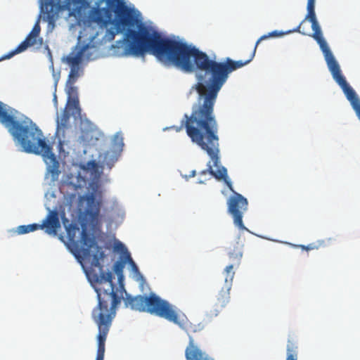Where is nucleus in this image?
Wrapping results in <instances>:
<instances>
[{"mask_svg":"<svg viewBox=\"0 0 360 360\" xmlns=\"http://www.w3.org/2000/svg\"><path fill=\"white\" fill-rule=\"evenodd\" d=\"M28 226H29L30 232H32V231H37L38 229H43L42 226H41V224H29Z\"/></svg>","mask_w":360,"mask_h":360,"instance_id":"nucleus-25","label":"nucleus"},{"mask_svg":"<svg viewBox=\"0 0 360 360\" xmlns=\"http://www.w3.org/2000/svg\"><path fill=\"white\" fill-rule=\"evenodd\" d=\"M315 3V0H307V3Z\"/></svg>","mask_w":360,"mask_h":360,"instance_id":"nucleus-31","label":"nucleus"},{"mask_svg":"<svg viewBox=\"0 0 360 360\" xmlns=\"http://www.w3.org/2000/svg\"><path fill=\"white\" fill-rule=\"evenodd\" d=\"M112 144L118 149H122L124 146L123 137L120 133H117L113 138Z\"/></svg>","mask_w":360,"mask_h":360,"instance_id":"nucleus-20","label":"nucleus"},{"mask_svg":"<svg viewBox=\"0 0 360 360\" xmlns=\"http://www.w3.org/2000/svg\"><path fill=\"white\" fill-rule=\"evenodd\" d=\"M0 122L8 129L25 152L43 157L52 181H58L60 174V163L36 124L27 117L17 120L11 113L8 112L6 105L1 101Z\"/></svg>","mask_w":360,"mask_h":360,"instance_id":"nucleus-2","label":"nucleus"},{"mask_svg":"<svg viewBox=\"0 0 360 360\" xmlns=\"http://www.w3.org/2000/svg\"><path fill=\"white\" fill-rule=\"evenodd\" d=\"M228 255L231 263L225 267L224 274L225 276H230L231 278H233L235 275L233 268L238 267L240 265L243 257L241 245L239 243L237 242L233 245V248L230 247L229 248Z\"/></svg>","mask_w":360,"mask_h":360,"instance_id":"nucleus-11","label":"nucleus"},{"mask_svg":"<svg viewBox=\"0 0 360 360\" xmlns=\"http://www.w3.org/2000/svg\"><path fill=\"white\" fill-rule=\"evenodd\" d=\"M42 43V39H40V44Z\"/></svg>","mask_w":360,"mask_h":360,"instance_id":"nucleus-32","label":"nucleus"},{"mask_svg":"<svg viewBox=\"0 0 360 360\" xmlns=\"http://www.w3.org/2000/svg\"><path fill=\"white\" fill-rule=\"evenodd\" d=\"M92 192L86 195L87 204L86 213L92 222L98 219L101 206L102 191L97 184H92Z\"/></svg>","mask_w":360,"mask_h":360,"instance_id":"nucleus-9","label":"nucleus"},{"mask_svg":"<svg viewBox=\"0 0 360 360\" xmlns=\"http://www.w3.org/2000/svg\"><path fill=\"white\" fill-rule=\"evenodd\" d=\"M219 149L218 148L217 158L218 162L215 165L214 160L211 158L213 162V165L217 168L216 171H214L212 166L210 163H208V171L209 173L214 176L218 180H223L226 184L229 190L233 193L228 201V212L231 215L233 219V224L240 230L246 229L243 221V217L244 213L248 210V200L243 197L241 194L236 192L233 190L232 184L227 175V169L223 167L219 166Z\"/></svg>","mask_w":360,"mask_h":360,"instance_id":"nucleus-6","label":"nucleus"},{"mask_svg":"<svg viewBox=\"0 0 360 360\" xmlns=\"http://www.w3.org/2000/svg\"><path fill=\"white\" fill-rule=\"evenodd\" d=\"M103 359H104V355L96 354V360H103Z\"/></svg>","mask_w":360,"mask_h":360,"instance_id":"nucleus-28","label":"nucleus"},{"mask_svg":"<svg viewBox=\"0 0 360 360\" xmlns=\"http://www.w3.org/2000/svg\"><path fill=\"white\" fill-rule=\"evenodd\" d=\"M79 68H70V72L68 75L67 82L68 84H75L79 77Z\"/></svg>","mask_w":360,"mask_h":360,"instance_id":"nucleus-19","label":"nucleus"},{"mask_svg":"<svg viewBox=\"0 0 360 360\" xmlns=\"http://www.w3.org/2000/svg\"><path fill=\"white\" fill-rule=\"evenodd\" d=\"M121 288L123 289V290H124L123 285H121Z\"/></svg>","mask_w":360,"mask_h":360,"instance_id":"nucleus-33","label":"nucleus"},{"mask_svg":"<svg viewBox=\"0 0 360 360\" xmlns=\"http://www.w3.org/2000/svg\"><path fill=\"white\" fill-rule=\"evenodd\" d=\"M70 118V114L67 110V108L65 109V110L62 112L60 122L58 121V128L65 129L68 127L69 125V121Z\"/></svg>","mask_w":360,"mask_h":360,"instance_id":"nucleus-18","label":"nucleus"},{"mask_svg":"<svg viewBox=\"0 0 360 360\" xmlns=\"http://www.w3.org/2000/svg\"><path fill=\"white\" fill-rule=\"evenodd\" d=\"M207 173H209V171H208V168L206 169V170H203L200 172V174L202 175H205Z\"/></svg>","mask_w":360,"mask_h":360,"instance_id":"nucleus-29","label":"nucleus"},{"mask_svg":"<svg viewBox=\"0 0 360 360\" xmlns=\"http://www.w3.org/2000/svg\"><path fill=\"white\" fill-rule=\"evenodd\" d=\"M80 0H65V4L63 5L61 0H46L44 6V18L49 23H53L60 11L63 10L74 11L79 7Z\"/></svg>","mask_w":360,"mask_h":360,"instance_id":"nucleus-8","label":"nucleus"},{"mask_svg":"<svg viewBox=\"0 0 360 360\" xmlns=\"http://www.w3.org/2000/svg\"><path fill=\"white\" fill-rule=\"evenodd\" d=\"M300 247H301V248L302 250H305L307 251H309V250H314V249H318L319 245H316L314 243H311V244H309L307 246H305V245H300Z\"/></svg>","mask_w":360,"mask_h":360,"instance_id":"nucleus-23","label":"nucleus"},{"mask_svg":"<svg viewBox=\"0 0 360 360\" xmlns=\"http://www.w3.org/2000/svg\"><path fill=\"white\" fill-rule=\"evenodd\" d=\"M185 357L186 360H214L195 343L193 338L191 335L185 350Z\"/></svg>","mask_w":360,"mask_h":360,"instance_id":"nucleus-12","label":"nucleus"},{"mask_svg":"<svg viewBox=\"0 0 360 360\" xmlns=\"http://www.w3.org/2000/svg\"><path fill=\"white\" fill-rule=\"evenodd\" d=\"M41 27L39 25V18L34 25L32 31L28 34L25 40L22 41L13 51L1 57L0 60H6L12 58L15 54L25 51L28 47L37 44V37L39 35Z\"/></svg>","mask_w":360,"mask_h":360,"instance_id":"nucleus-10","label":"nucleus"},{"mask_svg":"<svg viewBox=\"0 0 360 360\" xmlns=\"http://www.w3.org/2000/svg\"><path fill=\"white\" fill-rule=\"evenodd\" d=\"M105 345H98L97 354L104 355Z\"/></svg>","mask_w":360,"mask_h":360,"instance_id":"nucleus-27","label":"nucleus"},{"mask_svg":"<svg viewBox=\"0 0 360 360\" xmlns=\"http://www.w3.org/2000/svg\"><path fill=\"white\" fill-rule=\"evenodd\" d=\"M106 7L94 8L90 20L105 28L104 38L112 41L116 34L126 31L124 39L127 55L142 56L150 53L167 65L191 73L196 70L194 86L198 97L190 115L185 114L180 126L171 128L180 131L184 127L193 143L218 162V124L214 108L217 96L226 83V71L221 65L209 63L197 48L181 41L163 37L158 31L144 25L134 9L124 0H106Z\"/></svg>","mask_w":360,"mask_h":360,"instance_id":"nucleus-1","label":"nucleus"},{"mask_svg":"<svg viewBox=\"0 0 360 360\" xmlns=\"http://www.w3.org/2000/svg\"><path fill=\"white\" fill-rule=\"evenodd\" d=\"M66 232L68 240V247L75 257L78 259L82 258L91 260V267L98 268V273H95L94 270H92L88 274L89 279L94 285V281L91 279L93 276L108 273L103 271V266L101 264V260L105 257L104 252L98 245L95 238L87 231L86 228L83 227L80 231L76 224H70L66 228Z\"/></svg>","mask_w":360,"mask_h":360,"instance_id":"nucleus-4","label":"nucleus"},{"mask_svg":"<svg viewBox=\"0 0 360 360\" xmlns=\"http://www.w3.org/2000/svg\"><path fill=\"white\" fill-rule=\"evenodd\" d=\"M105 345H98L97 354L104 355Z\"/></svg>","mask_w":360,"mask_h":360,"instance_id":"nucleus-26","label":"nucleus"},{"mask_svg":"<svg viewBox=\"0 0 360 360\" xmlns=\"http://www.w3.org/2000/svg\"><path fill=\"white\" fill-rule=\"evenodd\" d=\"M292 32H299L303 35L307 34L305 32L301 30V25H299L297 27H296L293 30H288L286 32H278L277 30H275V31H273V32L269 33L267 35H263L257 41L256 44L254 48V50L252 51L250 58L245 61H243V60L236 61V60H233L230 58H227L224 62H217L214 60L210 59V57L205 52L200 51L198 49H197V52L203 58L206 59V60H207L209 62V63H214V64L222 65L223 66L222 68H225L226 71L227 72L226 77V82L230 73H231L232 72L236 70L237 69L243 67L244 65L248 64L253 59L255 54L257 47L259 43L262 40L266 39L270 37L283 36L284 34H290Z\"/></svg>","mask_w":360,"mask_h":360,"instance_id":"nucleus-7","label":"nucleus"},{"mask_svg":"<svg viewBox=\"0 0 360 360\" xmlns=\"http://www.w3.org/2000/svg\"><path fill=\"white\" fill-rule=\"evenodd\" d=\"M233 278H231L230 276H225L224 278V286L221 288L217 297V313L214 314L215 316L217 315L218 312L220 309L225 307L226 304L229 302L230 300V290L232 286Z\"/></svg>","mask_w":360,"mask_h":360,"instance_id":"nucleus-13","label":"nucleus"},{"mask_svg":"<svg viewBox=\"0 0 360 360\" xmlns=\"http://www.w3.org/2000/svg\"><path fill=\"white\" fill-rule=\"evenodd\" d=\"M42 229L49 234H56L57 230L60 227L58 213L56 210H51L49 212L45 219L41 224Z\"/></svg>","mask_w":360,"mask_h":360,"instance_id":"nucleus-14","label":"nucleus"},{"mask_svg":"<svg viewBox=\"0 0 360 360\" xmlns=\"http://www.w3.org/2000/svg\"><path fill=\"white\" fill-rule=\"evenodd\" d=\"M287 358L286 360H297V355L296 351L293 349L292 347H290L288 345L287 348Z\"/></svg>","mask_w":360,"mask_h":360,"instance_id":"nucleus-21","label":"nucleus"},{"mask_svg":"<svg viewBox=\"0 0 360 360\" xmlns=\"http://www.w3.org/2000/svg\"><path fill=\"white\" fill-rule=\"evenodd\" d=\"M127 307L139 311H146L151 314L164 318L170 322L182 327L183 324L179 319L178 314L172 306L166 300H162L155 293L149 296L137 295L132 297L126 293L124 299Z\"/></svg>","mask_w":360,"mask_h":360,"instance_id":"nucleus-5","label":"nucleus"},{"mask_svg":"<svg viewBox=\"0 0 360 360\" xmlns=\"http://www.w3.org/2000/svg\"><path fill=\"white\" fill-rule=\"evenodd\" d=\"M195 176V171L193 170V171L191 172V174L190 176Z\"/></svg>","mask_w":360,"mask_h":360,"instance_id":"nucleus-30","label":"nucleus"},{"mask_svg":"<svg viewBox=\"0 0 360 360\" xmlns=\"http://www.w3.org/2000/svg\"><path fill=\"white\" fill-rule=\"evenodd\" d=\"M123 269V264L119 262H117L114 265V270L117 274L122 273Z\"/></svg>","mask_w":360,"mask_h":360,"instance_id":"nucleus-24","label":"nucleus"},{"mask_svg":"<svg viewBox=\"0 0 360 360\" xmlns=\"http://www.w3.org/2000/svg\"><path fill=\"white\" fill-rule=\"evenodd\" d=\"M66 93L68 96V105L70 108L75 110L76 113L79 114L80 108L79 106L77 88L74 86V84L66 82Z\"/></svg>","mask_w":360,"mask_h":360,"instance_id":"nucleus-15","label":"nucleus"},{"mask_svg":"<svg viewBox=\"0 0 360 360\" xmlns=\"http://www.w3.org/2000/svg\"><path fill=\"white\" fill-rule=\"evenodd\" d=\"M86 48V46H84L76 53H71L67 56L66 62L70 68H79V66L82 60Z\"/></svg>","mask_w":360,"mask_h":360,"instance_id":"nucleus-16","label":"nucleus"},{"mask_svg":"<svg viewBox=\"0 0 360 360\" xmlns=\"http://www.w3.org/2000/svg\"><path fill=\"white\" fill-rule=\"evenodd\" d=\"M17 233L18 234H25V233H30L28 225L19 226L17 228Z\"/></svg>","mask_w":360,"mask_h":360,"instance_id":"nucleus-22","label":"nucleus"},{"mask_svg":"<svg viewBox=\"0 0 360 360\" xmlns=\"http://www.w3.org/2000/svg\"><path fill=\"white\" fill-rule=\"evenodd\" d=\"M117 248L118 250H120V251L124 252V257L125 260L129 263V264L131 266L133 270L134 271H139L138 266H136V264L132 259L130 253L127 251L125 246L122 243H120L118 244V245L117 246Z\"/></svg>","mask_w":360,"mask_h":360,"instance_id":"nucleus-17","label":"nucleus"},{"mask_svg":"<svg viewBox=\"0 0 360 360\" xmlns=\"http://www.w3.org/2000/svg\"><path fill=\"white\" fill-rule=\"evenodd\" d=\"M113 278L110 271H108L106 274L94 275L91 278L94 281L93 286L98 299V304L91 313L92 319L98 328V345H105L112 320L116 315L117 305L121 302L122 297V295H117Z\"/></svg>","mask_w":360,"mask_h":360,"instance_id":"nucleus-3","label":"nucleus"}]
</instances>
